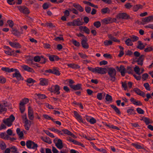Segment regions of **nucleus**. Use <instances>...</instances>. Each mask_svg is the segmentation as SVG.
Returning <instances> with one entry per match:
<instances>
[{
	"label": "nucleus",
	"instance_id": "1",
	"mask_svg": "<svg viewBox=\"0 0 153 153\" xmlns=\"http://www.w3.org/2000/svg\"><path fill=\"white\" fill-rule=\"evenodd\" d=\"M48 90L51 92L53 93L56 94H59L60 93V87L57 85H52L51 87L48 88Z\"/></svg>",
	"mask_w": 153,
	"mask_h": 153
},
{
	"label": "nucleus",
	"instance_id": "2",
	"mask_svg": "<svg viewBox=\"0 0 153 153\" xmlns=\"http://www.w3.org/2000/svg\"><path fill=\"white\" fill-rule=\"evenodd\" d=\"M108 73L111 78V80L113 82L115 81L116 80V70L113 68H109L108 69Z\"/></svg>",
	"mask_w": 153,
	"mask_h": 153
},
{
	"label": "nucleus",
	"instance_id": "3",
	"mask_svg": "<svg viewBox=\"0 0 153 153\" xmlns=\"http://www.w3.org/2000/svg\"><path fill=\"white\" fill-rule=\"evenodd\" d=\"M15 119L13 115H11L9 118L3 120V121L6 125L9 127L12 125V123Z\"/></svg>",
	"mask_w": 153,
	"mask_h": 153
},
{
	"label": "nucleus",
	"instance_id": "4",
	"mask_svg": "<svg viewBox=\"0 0 153 153\" xmlns=\"http://www.w3.org/2000/svg\"><path fill=\"white\" fill-rule=\"evenodd\" d=\"M26 145L28 148L33 149H37L38 147V145L37 144L30 140L27 141Z\"/></svg>",
	"mask_w": 153,
	"mask_h": 153
},
{
	"label": "nucleus",
	"instance_id": "5",
	"mask_svg": "<svg viewBox=\"0 0 153 153\" xmlns=\"http://www.w3.org/2000/svg\"><path fill=\"white\" fill-rule=\"evenodd\" d=\"M27 114L29 119L30 120H33L34 118L33 111V109L30 106L28 107Z\"/></svg>",
	"mask_w": 153,
	"mask_h": 153
},
{
	"label": "nucleus",
	"instance_id": "6",
	"mask_svg": "<svg viewBox=\"0 0 153 153\" xmlns=\"http://www.w3.org/2000/svg\"><path fill=\"white\" fill-rule=\"evenodd\" d=\"M153 21V16H150L143 18L142 20V23L143 25Z\"/></svg>",
	"mask_w": 153,
	"mask_h": 153
},
{
	"label": "nucleus",
	"instance_id": "7",
	"mask_svg": "<svg viewBox=\"0 0 153 153\" xmlns=\"http://www.w3.org/2000/svg\"><path fill=\"white\" fill-rule=\"evenodd\" d=\"M4 48L5 49L4 51L5 54L9 56H12L13 54L14 51L8 46H5Z\"/></svg>",
	"mask_w": 153,
	"mask_h": 153
},
{
	"label": "nucleus",
	"instance_id": "8",
	"mask_svg": "<svg viewBox=\"0 0 153 153\" xmlns=\"http://www.w3.org/2000/svg\"><path fill=\"white\" fill-rule=\"evenodd\" d=\"M74 117L77 120L78 122L80 123H84V120L83 119L82 117L77 112L74 111Z\"/></svg>",
	"mask_w": 153,
	"mask_h": 153
},
{
	"label": "nucleus",
	"instance_id": "9",
	"mask_svg": "<svg viewBox=\"0 0 153 153\" xmlns=\"http://www.w3.org/2000/svg\"><path fill=\"white\" fill-rule=\"evenodd\" d=\"M55 141H56L55 142V145L59 149H62L63 147L62 140L60 139L56 138Z\"/></svg>",
	"mask_w": 153,
	"mask_h": 153
},
{
	"label": "nucleus",
	"instance_id": "10",
	"mask_svg": "<svg viewBox=\"0 0 153 153\" xmlns=\"http://www.w3.org/2000/svg\"><path fill=\"white\" fill-rule=\"evenodd\" d=\"M17 8L20 12L24 14H28L30 12L28 8L25 6H19Z\"/></svg>",
	"mask_w": 153,
	"mask_h": 153
},
{
	"label": "nucleus",
	"instance_id": "11",
	"mask_svg": "<svg viewBox=\"0 0 153 153\" xmlns=\"http://www.w3.org/2000/svg\"><path fill=\"white\" fill-rule=\"evenodd\" d=\"M13 77H16L19 80H22L23 79L19 71L17 69L16 71L13 74Z\"/></svg>",
	"mask_w": 153,
	"mask_h": 153
},
{
	"label": "nucleus",
	"instance_id": "12",
	"mask_svg": "<svg viewBox=\"0 0 153 153\" xmlns=\"http://www.w3.org/2000/svg\"><path fill=\"white\" fill-rule=\"evenodd\" d=\"M106 68L98 67L95 68V73L103 74L106 73Z\"/></svg>",
	"mask_w": 153,
	"mask_h": 153
},
{
	"label": "nucleus",
	"instance_id": "13",
	"mask_svg": "<svg viewBox=\"0 0 153 153\" xmlns=\"http://www.w3.org/2000/svg\"><path fill=\"white\" fill-rule=\"evenodd\" d=\"M8 43L12 47L16 48H21V45L18 42H12L10 41H9L8 42Z\"/></svg>",
	"mask_w": 153,
	"mask_h": 153
},
{
	"label": "nucleus",
	"instance_id": "14",
	"mask_svg": "<svg viewBox=\"0 0 153 153\" xmlns=\"http://www.w3.org/2000/svg\"><path fill=\"white\" fill-rule=\"evenodd\" d=\"M21 67L25 71L32 73L34 72V71L33 69L27 65H22L21 66Z\"/></svg>",
	"mask_w": 153,
	"mask_h": 153
},
{
	"label": "nucleus",
	"instance_id": "15",
	"mask_svg": "<svg viewBox=\"0 0 153 153\" xmlns=\"http://www.w3.org/2000/svg\"><path fill=\"white\" fill-rule=\"evenodd\" d=\"M117 18L121 19H127L128 16L126 13H119L117 16Z\"/></svg>",
	"mask_w": 153,
	"mask_h": 153
},
{
	"label": "nucleus",
	"instance_id": "16",
	"mask_svg": "<svg viewBox=\"0 0 153 153\" xmlns=\"http://www.w3.org/2000/svg\"><path fill=\"white\" fill-rule=\"evenodd\" d=\"M70 87L74 90H78L81 88V85L80 84H78L76 85H70Z\"/></svg>",
	"mask_w": 153,
	"mask_h": 153
},
{
	"label": "nucleus",
	"instance_id": "17",
	"mask_svg": "<svg viewBox=\"0 0 153 153\" xmlns=\"http://www.w3.org/2000/svg\"><path fill=\"white\" fill-rule=\"evenodd\" d=\"M79 28L80 31H84L88 34H89L90 33L89 30L86 26H81L79 27Z\"/></svg>",
	"mask_w": 153,
	"mask_h": 153
},
{
	"label": "nucleus",
	"instance_id": "18",
	"mask_svg": "<svg viewBox=\"0 0 153 153\" xmlns=\"http://www.w3.org/2000/svg\"><path fill=\"white\" fill-rule=\"evenodd\" d=\"M40 84L42 86L46 85H48V80L45 79L41 78L40 79Z\"/></svg>",
	"mask_w": 153,
	"mask_h": 153
},
{
	"label": "nucleus",
	"instance_id": "19",
	"mask_svg": "<svg viewBox=\"0 0 153 153\" xmlns=\"http://www.w3.org/2000/svg\"><path fill=\"white\" fill-rule=\"evenodd\" d=\"M130 100L134 104L136 105H142V103L139 101H137L133 98H131Z\"/></svg>",
	"mask_w": 153,
	"mask_h": 153
},
{
	"label": "nucleus",
	"instance_id": "20",
	"mask_svg": "<svg viewBox=\"0 0 153 153\" xmlns=\"http://www.w3.org/2000/svg\"><path fill=\"white\" fill-rule=\"evenodd\" d=\"M35 97L36 99H43L46 97L45 95L44 94H35Z\"/></svg>",
	"mask_w": 153,
	"mask_h": 153
},
{
	"label": "nucleus",
	"instance_id": "21",
	"mask_svg": "<svg viewBox=\"0 0 153 153\" xmlns=\"http://www.w3.org/2000/svg\"><path fill=\"white\" fill-rule=\"evenodd\" d=\"M75 26H79L83 25V22L80 20L79 19L74 20Z\"/></svg>",
	"mask_w": 153,
	"mask_h": 153
},
{
	"label": "nucleus",
	"instance_id": "22",
	"mask_svg": "<svg viewBox=\"0 0 153 153\" xmlns=\"http://www.w3.org/2000/svg\"><path fill=\"white\" fill-rule=\"evenodd\" d=\"M7 106L6 105V103L4 102L3 104L0 103V113L6 111V109L5 107Z\"/></svg>",
	"mask_w": 153,
	"mask_h": 153
},
{
	"label": "nucleus",
	"instance_id": "23",
	"mask_svg": "<svg viewBox=\"0 0 153 153\" xmlns=\"http://www.w3.org/2000/svg\"><path fill=\"white\" fill-rule=\"evenodd\" d=\"M41 139L44 142L48 144H51L52 143L50 138L47 137H41Z\"/></svg>",
	"mask_w": 153,
	"mask_h": 153
},
{
	"label": "nucleus",
	"instance_id": "24",
	"mask_svg": "<svg viewBox=\"0 0 153 153\" xmlns=\"http://www.w3.org/2000/svg\"><path fill=\"white\" fill-rule=\"evenodd\" d=\"M81 44L83 48L87 49L88 48V45L86 42V40L85 38L82 40Z\"/></svg>",
	"mask_w": 153,
	"mask_h": 153
},
{
	"label": "nucleus",
	"instance_id": "25",
	"mask_svg": "<svg viewBox=\"0 0 153 153\" xmlns=\"http://www.w3.org/2000/svg\"><path fill=\"white\" fill-rule=\"evenodd\" d=\"M134 91L137 94L144 97V93L141 91L139 89L137 88H135L134 89Z\"/></svg>",
	"mask_w": 153,
	"mask_h": 153
},
{
	"label": "nucleus",
	"instance_id": "26",
	"mask_svg": "<svg viewBox=\"0 0 153 153\" xmlns=\"http://www.w3.org/2000/svg\"><path fill=\"white\" fill-rule=\"evenodd\" d=\"M104 92L98 93L97 95V98L99 100H101L105 96Z\"/></svg>",
	"mask_w": 153,
	"mask_h": 153
},
{
	"label": "nucleus",
	"instance_id": "27",
	"mask_svg": "<svg viewBox=\"0 0 153 153\" xmlns=\"http://www.w3.org/2000/svg\"><path fill=\"white\" fill-rule=\"evenodd\" d=\"M52 74L57 76H59L60 74L58 68L56 67H54L53 68Z\"/></svg>",
	"mask_w": 153,
	"mask_h": 153
},
{
	"label": "nucleus",
	"instance_id": "28",
	"mask_svg": "<svg viewBox=\"0 0 153 153\" xmlns=\"http://www.w3.org/2000/svg\"><path fill=\"white\" fill-rule=\"evenodd\" d=\"M119 71L120 72L121 75L123 76H124L126 72V69L123 66H120Z\"/></svg>",
	"mask_w": 153,
	"mask_h": 153
},
{
	"label": "nucleus",
	"instance_id": "29",
	"mask_svg": "<svg viewBox=\"0 0 153 153\" xmlns=\"http://www.w3.org/2000/svg\"><path fill=\"white\" fill-rule=\"evenodd\" d=\"M25 129L27 130H28L29 129L31 125L30 121L27 120L26 122H25Z\"/></svg>",
	"mask_w": 153,
	"mask_h": 153
},
{
	"label": "nucleus",
	"instance_id": "30",
	"mask_svg": "<svg viewBox=\"0 0 153 153\" xmlns=\"http://www.w3.org/2000/svg\"><path fill=\"white\" fill-rule=\"evenodd\" d=\"M67 65L68 67L73 69H77L80 68L78 65L74 64H68Z\"/></svg>",
	"mask_w": 153,
	"mask_h": 153
},
{
	"label": "nucleus",
	"instance_id": "31",
	"mask_svg": "<svg viewBox=\"0 0 153 153\" xmlns=\"http://www.w3.org/2000/svg\"><path fill=\"white\" fill-rule=\"evenodd\" d=\"M143 57L144 56L143 55H141L139 57L137 61L138 64L140 65H143Z\"/></svg>",
	"mask_w": 153,
	"mask_h": 153
},
{
	"label": "nucleus",
	"instance_id": "32",
	"mask_svg": "<svg viewBox=\"0 0 153 153\" xmlns=\"http://www.w3.org/2000/svg\"><path fill=\"white\" fill-rule=\"evenodd\" d=\"M17 134L20 138H22L23 137L24 134L22 131H21L19 128H17L16 130Z\"/></svg>",
	"mask_w": 153,
	"mask_h": 153
},
{
	"label": "nucleus",
	"instance_id": "33",
	"mask_svg": "<svg viewBox=\"0 0 153 153\" xmlns=\"http://www.w3.org/2000/svg\"><path fill=\"white\" fill-rule=\"evenodd\" d=\"M49 60L51 61H53L56 60H58L59 59V57L56 56L51 55L49 56Z\"/></svg>",
	"mask_w": 153,
	"mask_h": 153
},
{
	"label": "nucleus",
	"instance_id": "34",
	"mask_svg": "<svg viewBox=\"0 0 153 153\" xmlns=\"http://www.w3.org/2000/svg\"><path fill=\"white\" fill-rule=\"evenodd\" d=\"M111 107L113 108L118 114L120 115L121 114V112L118 108L115 106L112 105H111Z\"/></svg>",
	"mask_w": 153,
	"mask_h": 153
},
{
	"label": "nucleus",
	"instance_id": "35",
	"mask_svg": "<svg viewBox=\"0 0 153 153\" xmlns=\"http://www.w3.org/2000/svg\"><path fill=\"white\" fill-rule=\"evenodd\" d=\"M138 45L137 48L140 50H142L145 47V46L144 44L140 41L138 42Z\"/></svg>",
	"mask_w": 153,
	"mask_h": 153
},
{
	"label": "nucleus",
	"instance_id": "36",
	"mask_svg": "<svg viewBox=\"0 0 153 153\" xmlns=\"http://www.w3.org/2000/svg\"><path fill=\"white\" fill-rule=\"evenodd\" d=\"M143 8V6L140 4L136 5L133 7V10L134 11H136L139 9H142Z\"/></svg>",
	"mask_w": 153,
	"mask_h": 153
},
{
	"label": "nucleus",
	"instance_id": "37",
	"mask_svg": "<svg viewBox=\"0 0 153 153\" xmlns=\"http://www.w3.org/2000/svg\"><path fill=\"white\" fill-rule=\"evenodd\" d=\"M110 12V10L108 7H105L101 10V12L103 14L109 13Z\"/></svg>",
	"mask_w": 153,
	"mask_h": 153
},
{
	"label": "nucleus",
	"instance_id": "38",
	"mask_svg": "<svg viewBox=\"0 0 153 153\" xmlns=\"http://www.w3.org/2000/svg\"><path fill=\"white\" fill-rule=\"evenodd\" d=\"M11 152L13 153H19L17 149L15 146H13L10 148Z\"/></svg>",
	"mask_w": 153,
	"mask_h": 153
},
{
	"label": "nucleus",
	"instance_id": "39",
	"mask_svg": "<svg viewBox=\"0 0 153 153\" xmlns=\"http://www.w3.org/2000/svg\"><path fill=\"white\" fill-rule=\"evenodd\" d=\"M8 137V135L5 132H0V137L5 139Z\"/></svg>",
	"mask_w": 153,
	"mask_h": 153
},
{
	"label": "nucleus",
	"instance_id": "40",
	"mask_svg": "<svg viewBox=\"0 0 153 153\" xmlns=\"http://www.w3.org/2000/svg\"><path fill=\"white\" fill-rule=\"evenodd\" d=\"M62 135L64 134L69 135L71 134V132L67 129H63L62 130Z\"/></svg>",
	"mask_w": 153,
	"mask_h": 153
},
{
	"label": "nucleus",
	"instance_id": "41",
	"mask_svg": "<svg viewBox=\"0 0 153 153\" xmlns=\"http://www.w3.org/2000/svg\"><path fill=\"white\" fill-rule=\"evenodd\" d=\"M134 71L135 73L139 75H140V68L137 66H135L134 68Z\"/></svg>",
	"mask_w": 153,
	"mask_h": 153
},
{
	"label": "nucleus",
	"instance_id": "42",
	"mask_svg": "<svg viewBox=\"0 0 153 153\" xmlns=\"http://www.w3.org/2000/svg\"><path fill=\"white\" fill-rule=\"evenodd\" d=\"M12 32L14 35L17 36H19L20 34V33L17 30L13 28L12 29Z\"/></svg>",
	"mask_w": 153,
	"mask_h": 153
},
{
	"label": "nucleus",
	"instance_id": "43",
	"mask_svg": "<svg viewBox=\"0 0 153 153\" xmlns=\"http://www.w3.org/2000/svg\"><path fill=\"white\" fill-rule=\"evenodd\" d=\"M132 145L138 149H140L142 148V147L139 143H132Z\"/></svg>",
	"mask_w": 153,
	"mask_h": 153
},
{
	"label": "nucleus",
	"instance_id": "44",
	"mask_svg": "<svg viewBox=\"0 0 153 153\" xmlns=\"http://www.w3.org/2000/svg\"><path fill=\"white\" fill-rule=\"evenodd\" d=\"M29 102V100L27 98H25L20 103V104L22 105H25L27 103Z\"/></svg>",
	"mask_w": 153,
	"mask_h": 153
},
{
	"label": "nucleus",
	"instance_id": "45",
	"mask_svg": "<svg viewBox=\"0 0 153 153\" xmlns=\"http://www.w3.org/2000/svg\"><path fill=\"white\" fill-rule=\"evenodd\" d=\"M125 43L128 46H131L133 45L132 41L130 39H127L125 41Z\"/></svg>",
	"mask_w": 153,
	"mask_h": 153
},
{
	"label": "nucleus",
	"instance_id": "46",
	"mask_svg": "<svg viewBox=\"0 0 153 153\" xmlns=\"http://www.w3.org/2000/svg\"><path fill=\"white\" fill-rule=\"evenodd\" d=\"M42 59H44V57L43 56H36L34 57V60L37 62L39 61Z\"/></svg>",
	"mask_w": 153,
	"mask_h": 153
},
{
	"label": "nucleus",
	"instance_id": "47",
	"mask_svg": "<svg viewBox=\"0 0 153 153\" xmlns=\"http://www.w3.org/2000/svg\"><path fill=\"white\" fill-rule=\"evenodd\" d=\"M105 99L107 101L111 102L112 100V97L110 95L107 94L105 96Z\"/></svg>",
	"mask_w": 153,
	"mask_h": 153
},
{
	"label": "nucleus",
	"instance_id": "48",
	"mask_svg": "<svg viewBox=\"0 0 153 153\" xmlns=\"http://www.w3.org/2000/svg\"><path fill=\"white\" fill-rule=\"evenodd\" d=\"M111 18H109L107 19H103L102 20V21L103 22L105 23V24H108L111 21Z\"/></svg>",
	"mask_w": 153,
	"mask_h": 153
},
{
	"label": "nucleus",
	"instance_id": "49",
	"mask_svg": "<svg viewBox=\"0 0 153 153\" xmlns=\"http://www.w3.org/2000/svg\"><path fill=\"white\" fill-rule=\"evenodd\" d=\"M153 50V46H150L146 48L144 50L145 52H150Z\"/></svg>",
	"mask_w": 153,
	"mask_h": 153
},
{
	"label": "nucleus",
	"instance_id": "50",
	"mask_svg": "<svg viewBox=\"0 0 153 153\" xmlns=\"http://www.w3.org/2000/svg\"><path fill=\"white\" fill-rule=\"evenodd\" d=\"M130 38L131 40L133 42L136 41L137 40L139 39V38L138 37L134 35H132L131 36Z\"/></svg>",
	"mask_w": 153,
	"mask_h": 153
},
{
	"label": "nucleus",
	"instance_id": "51",
	"mask_svg": "<svg viewBox=\"0 0 153 153\" xmlns=\"http://www.w3.org/2000/svg\"><path fill=\"white\" fill-rule=\"evenodd\" d=\"M78 54L80 57L83 59H85L88 57V56L82 53H79Z\"/></svg>",
	"mask_w": 153,
	"mask_h": 153
},
{
	"label": "nucleus",
	"instance_id": "52",
	"mask_svg": "<svg viewBox=\"0 0 153 153\" xmlns=\"http://www.w3.org/2000/svg\"><path fill=\"white\" fill-rule=\"evenodd\" d=\"M104 43L105 45L108 46L111 45L112 44V42L111 40H106L104 42Z\"/></svg>",
	"mask_w": 153,
	"mask_h": 153
},
{
	"label": "nucleus",
	"instance_id": "53",
	"mask_svg": "<svg viewBox=\"0 0 153 153\" xmlns=\"http://www.w3.org/2000/svg\"><path fill=\"white\" fill-rule=\"evenodd\" d=\"M44 27H49L50 28H52L54 26L53 25L52 23L47 22L45 23Z\"/></svg>",
	"mask_w": 153,
	"mask_h": 153
},
{
	"label": "nucleus",
	"instance_id": "54",
	"mask_svg": "<svg viewBox=\"0 0 153 153\" xmlns=\"http://www.w3.org/2000/svg\"><path fill=\"white\" fill-rule=\"evenodd\" d=\"M146 89L148 91L150 90V88L149 84L147 82L144 83L143 85Z\"/></svg>",
	"mask_w": 153,
	"mask_h": 153
},
{
	"label": "nucleus",
	"instance_id": "55",
	"mask_svg": "<svg viewBox=\"0 0 153 153\" xmlns=\"http://www.w3.org/2000/svg\"><path fill=\"white\" fill-rule=\"evenodd\" d=\"M6 82V79L4 77L0 76V83H4Z\"/></svg>",
	"mask_w": 153,
	"mask_h": 153
},
{
	"label": "nucleus",
	"instance_id": "56",
	"mask_svg": "<svg viewBox=\"0 0 153 153\" xmlns=\"http://www.w3.org/2000/svg\"><path fill=\"white\" fill-rule=\"evenodd\" d=\"M94 25L97 28H98L100 27L101 25L100 22L99 21H97L95 22L94 24Z\"/></svg>",
	"mask_w": 153,
	"mask_h": 153
},
{
	"label": "nucleus",
	"instance_id": "57",
	"mask_svg": "<svg viewBox=\"0 0 153 153\" xmlns=\"http://www.w3.org/2000/svg\"><path fill=\"white\" fill-rule=\"evenodd\" d=\"M19 108L21 112L23 113L25 110V106L19 104Z\"/></svg>",
	"mask_w": 153,
	"mask_h": 153
},
{
	"label": "nucleus",
	"instance_id": "58",
	"mask_svg": "<svg viewBox=\"0 0 153 153\" xmlns=\"http://www.w3.org/2000/svg\"><path fill=\"white\" fill-rule=\"evenodd\" d=\"M43 117L45 119L47 120H52L53 119L51 118V117H50L49 116L46 114H44L43 115Z\"/></svg>",
	"mask_w": 153,
	"mask_h": 153
},
{
	"label": "nucleus",
	"instance_id": "59",
	"mask_svg": "<svg viewBox=\"0 0 153 153\" xmlns=\"http://www.w3.org/2000/svg\"><path fill=\"white\" fill-rule=\"evenodd\" d=\"M137 111L139 114H144V111L140 108H138L136 109Z\"/></svg>",
	"mask_w": 153,
	"mask_h": 153
},
{
	"label": "nucleus",
	"instance_id": "60",
	"mask_svg": "<svg viewBox=\"0 0 153 153\" xmlns=\"http://www.w3.org/2000/svg\"><path fill=\"white\" fill-rule=\"evenodd\" d=\"M72 43L76 47H79L80 45V43L79 42L74 40H72Z\"/></svg>",
	"mask_w": 153,
	"mask_h": 153
},
{
	"label": "nucleus",
	"instance_id": "61",
	"mask_svg": "<svg viewBox=\"0 0 153 153\" xmlns=\"http://www.w3.org/2000/svg\"><path fill=\"white\" fill-rule=\"evenodd\" d=\"M96 120L94 118L92 117L91 118V119H90V121H89V122L91 124H94L96 123Z\"/></svg>",
	"mask_w": 153,
	"mask_h": 153
},
{
	"label": "nucleus",
	"instance_id": "62",
	"mask_svg": "<svg viewBox=\"0 0 153 153\" xmlns=\"http://www.w3.org/2000/svg\"><path fill=\"white\" fill-rule=\"evenodd\" d=\"M148 77V75L147 73H145L143 74L142 76V79L144 80H146Z\"/></svg>",
	"mask_w": 153,
	"mask_h": 153
},
{
	"label": "nucleus",
	"instance_id": "63",
	"mask_svg": "<svg viewBox=\"0 0 153 153\" xmlns=\"http://www.w3.org/2000/svg\"><path fill=\"white\" fill-rule=\"evenodd\" d=\"M22 118L23 119V120L24 122H26L27 121H29L27 117V116L26 114H24L23 115H22Z\"/></svg>",
	"mask_w": 153,
	"mask_h": 153
},
{
	"label": "nucleus",
	"instance_id": "64",
	"mask_svg": "<svg viewBox=\"0 0 153 153\" xmlns=\"http://www.w3.org/2000/svg\"><path fill=\"white\" fill-rule=\"evenodd\" d=\"M27 82L29 83H33L35 82V81L32 78H29L27 79Z\"/></svg>",
	"mask_w": 153,
	"mask_h": 153
}]
</instances>
